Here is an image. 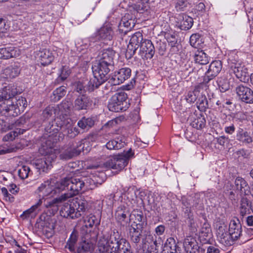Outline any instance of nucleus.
Here are the masks:
<instances>
[{
	"instance_id": "nucleus-1",
	"label": "nucleus",
	"mask_w": 253,
	"mask_h": 253,
	"mask_svg": "<svg viewBox=\"0 0 253 253\" xmlns=\"http://www.w3.org/2000/svg\"><path fill=\"white\" fill-rule=\"evenodd\" d=\"M116 52L111 48L100 51L98 59L92 66L93 77L88 82V89L92 91L103 85L108 80V74L114 69Z\"/></svg>"
},
{
	"instance_id": "nucleus-2",
	"label": "nucleus",
	"mask_w": 253,
	"mask_h": 253,
	"mask_svg": "<svg viewBox=\"0 0 253 253\" xmlns=\"http://www.w3.org/2000/svg\"><path fill=\"white\" fill-rule=\"evenodd\" d=\"M91 179L84 177H66L56 183L55 188L60 190H67L69 193H64L68 199L84 191L88 187V181Z\"/></svg>"
},
{
	"instance_id": "nucleus-3",
	"label": "nucleus",
	"mask_w": 253,
	"mask_h": 253,
	"mask_svg": "<svg viewBox=\"0 0 253 253\" xmlns=\"http://www.w3.org/2000/svg\"><path fill=\"white\" fill-rule=\"evenodd\" d=\"M140 7L139 4H134L129 8L128 12L122 18L118 26L120 33L125 35L134 27L136 22L135 14L142 12L141 11L143 9Z\"/></svg>"
},
{
	"instance_id": "nucleus-4",
	"label": "nucleus",
	"mask_w": 253,
	"mask_h": 253,
	"mask_svg": "<svg viewBox=\"0 0 253 253\" xmlns=\"http://www.w3.org/2000/svg\"><path fill=\"white\" fill-rule=\"evenodd\" d=\"M127 99V95L125 91L121 90L116 92L110 99L108 109L115 112L126 111L129 106Z\"/></svg>"
},
{
	"instance_id": "nucleus-5",
	"label": "nucleus",
	"mask_w": 253,
	"mask_h": 253,
	"mask_svg": "<svg viewBox=\"0 0 253 253\" xmlns=\"http://www.w3.org/2000/svg\"><path fill=\"white\" fill-rule=\"evenodd\" d=\"M133 155L130 149L126 152L124 151L123 154L112 157L104 163V166L107 168L121 170L127 165L128 158Z\"/></svg>"
},
{
	"instance_id": "nucleus-6",
	"label": "nucleus",
	"mask_w": 253,
	"mask_h": 253,
	"mask_svg": "<svg viewBox=\"0 0 253 253\" xmlns=\"http://www.w3.org/2000/svg\"><path fill=\"white\" fill-rule=\"evenodd\" d=\"M131 71L129 68H122L115 72L111 77H108V83L105 86L107 87L108 84L110 85H116L124 83L131 76Z\"/></svg>"
},
{
	"instance_id": "nucleus-7",
	"label": "nucleus",
	"mask_w": 253,
	"mask_h": 253,
	"mask_svg": "<svg viewBox=\"0 0 253 253\" xmlns=\"http://www.w3.org/2000/svg\"><path fill=\"white\" fill-rule=\"evenodd\" d=\"M144 39L143 35L140 32H137L133 34L130 39L126 51V56L131 58L136 52L137 49Z\"/></svg>"
},
{
	"instance_id": "nucleus-8",
	"label": "nucleus",
	"mask_w": 253,
	"mask_h": 253,
	"mask_svg": "<svg viewBox=\"0 0 253 253\" xmlns=\"http://www.w3.org/2000/svg\"><path fill=\"white\" fill-rule=\"evenodd\" d=\"M239 99L247 104H253V90L242 84L237 85L235 89Z\"/></svg>"
},
{
	"instance_id": "nucleus-9",
	"label": "nucleus",
	"mask_w": 253,
	"mask_h": 253,
	"mask_svg": "<svg viewBox=\"0 0 253 253\" xmlns=\"http://www.w3.org/2000/svg\"><path fill=\"white\" fill-rule=\"evenodd\" d=\"M130 214L128 205L123 203L118 207L115 211V217L118 222L125 226L130 221Z\"/></svg>"
},
{
	"instance_id": "nucleus-10",
	"label": "nucleus",
	"mask_w": 253,
	"mask_h": 253,
	"mask_svg": "<svg viewBox=\"0 0 253 253\" xmlns=\"http://www.w3.org/2000/svg\"><path fill=\"white\" fill-rule=\"evenodd\" d=\"M81 146H69L66 148H62L61 149H58L57 154L59 155V158L62 160H68L72 158L79 155L81 152V150L84 151V146L82 148Z\"/></svg>"
},
{
	"instance_id": "nucleus-11",
	"label": "nucleus",
	"mask_w": 253,
	"mask_h": 253,
	"mask_svg": "<svg viewBox=\"0 0 253 253\" xmlns=\"http://www.w3.org/2000/svg\"><path fill=\"white\" fill-rule=\"evenodd\" d=\"M44 156L40 159L35 160L34 164L36 168L40 170L43 172L47 171L52 167V163L56 158V156L54 154L51 155L42 154Z\"/></svg>"
},
{
	"instance_id": "nucleus-12",
	"label": "nucleus",
	"mask_w": 253,
	"mask_h": 253,
	"mask_svg": "<svg viewBox=\"0 0 253 253\" xmlns=\"http://www.w3.org/2000/svg\"><path fill=\"white\" fill-rule=\"evenodd\" d=\"M60 213L61 216L66 218L75 219L81 217V214L76 210V206L73 200L62 205Z\"/></svg>"
},
{
	"instance_id": "nucleus-13",
	"label": "nucleus",
	"mask_w": 253,
	"mask_h": 253,
	"mask_svg": "<svg viewBox=\"0 0 253 253\" xmlns=\"http://www.w3.org/2000/svg\"><path fill=\"white\" fill-rule=\"evenodd\" d=\"M0 114L5 117H16L20 113L11 99L0 103Z\"/></svg>"
},
{
	"instance_id": "nucleus-14",
	"label": "nucleus",
	"mask_w": 253,
	"mask_h": 253,
	"mask_svg": "<svg viewBox=\"0 0 253 253\" xmlns=\"http://www.w3.org/2000/svg\"><path fill=\"white\" fill-rule=\"evenodd\" d=\"M56 139H53L52 135H49L46 139H43L40 152L42 154L51 155L52 154L57 156L58 149L54 148Z\"/></svg>"
},
{
	"instance_id": "nucleus-15",
	"label": "nucleus",
	"mask_w": 253,
	"mask_h": 253,
	"mask_svg": "<svg viewBox=\"0 0 253 253\" xmlns=\"http://www.w3.org/2000/svg\"><path fill=\"white\" fill-rule=\"evenodd\" d=\"M91 102L86 94H80L75 99L73 108L76 111L86 110L91 106Z\"/></svg>"
},
{
	"instance_id": "nucleus-16",
	"label": "nucleus",
	"mask_w": 253,
	"mask_h": 253,
	"mask_svg": "<svg viewBox=\"0 0 253 253\" xmlns=\"http://www.w3.org/2000/svg\"><path fill=\"white\" fill-rule=\"evenodd\" d=\"M229 231L231 238L235 241L237 240L242 235V228L239 219L234 217L230 221L229 225Z\"/></svg>"
},
{
	"instance_id": "nucleus-17",
	"label": "nucleus",
	"mask_w": 253,
	"mask_h": 253,
	"mask_svg": "<svg viewBox=\"0 0 253 253\" xmlns=\"http://www.w3.org/2000/svg\"><path fill=\"white\" fill-rule=\"evenodd\" d=\"M68 198L64 194H62L60 197L55 198L51 201H45L44 200V205L48 209L50 214L54 215L58 211V204L63 201L66 200Z\"/></svg>"
},
{
	"instance_id": "nucleus-18",
	"label": "nucleus",
	"mask_w": 253,
	"mask_h": 253,
	"mask_svg": "<svg viewBox=\"0 0 253 253\" xmlns=\"http://www.w3.org/2000/svg\"><path fill=\"white\" fill-rule=\"evenodd\" d=\"M21 72V64L19 62H14L2 70L4 78L13 79L19 76Z\"/></svg>"
},
{
	"instance_id": "nucleus-19",
	"label": "nucleus",
	"mask_w": 253,
	"mask_h": 253,
	"mask_svg": "<svg viewBox=\"0 0 253 253\" xmlns=\"http://www.w3.org/2000/svg\"><path fill=\"white\" fill-rule=\"evenodd\" d=\"M139 47L140 53L144 54L147 58L151 59L153 57L155 52V47L150 40L144 39Z\"/></svg>"
},
{
	"instance_id": "nucleus-20",
	"label": "nucleus",
	"mask_w": 253,
	"mask_h": 253,
	"mask_svg": "<svg viewBox=\"0 0 253 253\" xmlns=\"http://www.w3.org/2000/svg\"><path fill=\"white\" fill-rule=\"evenodd\" d=\"M18 93L17 89L14 85H9L0 90V102H6L11 100Z\"/></svg>"
},
{
	"instance_id": "nucleus-21",
	"label": "nucleus",
	"mask_w": 253,
	"mask_h": 253,
	"mask_svg": "<svg viewBox=\"0 0 253 253\" xmlns=\"http://www.w3.org/2000/svg\"><path fill=\"white\" fill-rule=\"evenodd\" d=\"M130 220H133L131 226L138 227L140 225L142 228L147 225L146 217L144 216L142 211L134 210L130 215Z\"/></svg>"
},
{
	"instance_id": "nucleus-22",
	"label": "nucleus",
	"mask_w": 253,
	"mask_h": 253,
	"mask_svg": "<svg viewBox=\"0 0 253 253\" xmlns=\"http://www.w3.org/2000/svg\"><path fill=\"white\" fill-rule=\"evenodd\" d=\"M234 186L235 190H238L241 193V196L249 195L251 194L250 187L245 180V179L241 177H237L234 181Z\"/></svg>"
},
{
	"instance_id": "nucleus-23",
	"label": "nucleus",
	"mask_w": 253,
	"mask_h": 253,
	"mask_svg": "<svg viewBox=\"0 0 253 253\" xmlns=\"http://www.w3.org/2000/svg\"><path fill=\"white\" fill-rule=\"evenodd\" d=\"M229 72L234 74L241 82L245 83L248 80L249 74L247 69L242 66L241 64H237V66L229 69Z\"/></svg>"
},
{
	"instance_id": "nucleus-24",
	"label": "nucleus",
	"mask_w": 253,
	"mask_h": 253,
	"mask_svg": "<svg viewBox=\"0 0 253 253\" xmlns=\"http://www.w3.org/2000/svg\"><path fill=\"white\" fill-rule=\"evenodd\" d=\"M179 21L177 23L179 24V27L182 30H188L190 29L193 25V18L185 14L179 15Z\"/></svg>"
},
{
	"instance_id": "nucleus-25",
	"label": "nucleus",
	"mask_w": 253,
	"mask_h": 253,
	"mask_svg": "<svg viewBox=\"0 0 253 253\" xmlns=\"http://www.w3.org/2000/svg\"><path fill=\"white\" fill-rule=\"evenodd\" d=\"M252 203L245 196H241L240 201L239 211L241 216L243 218L247 213H250Z\"/></svg>"
},
{
	"instance_id": "nucleus-26",
	"label": "nucleus",
	"mask_w": 253,
	"mask_h": 253,
	"mask_svg": "<svg viewBox=\"0 0 253 253\" xmlns=\"http://www.w3.org/2000/svg\"><path fill=\"white\" fill-rule=\"evenodd\" d=\"M39 54L41 63L43 66L50 64L54 58L53 53L47 49H43L40 51Z\"/></svg>"
},
{
	"instance_id": "nucleus-27",
	"label": "nucleus",
	"mask_w": 253,
	"mask_h": 253,
	"mask_svg": "<svg viewBox=\"0 0 253 253\" xmlns=\"http://www.w3.org/2000/svg\"><path fill=\"white\" fill-rule=\"evenodd\" d=\"M40 192V196L43 197L50 196H52L56 191L54 190V188L53 185L48 181H46L42 183L38 189Z\"/></svg>"
},
{
	"instance_id": "nucleus-28",
	"label": "nucleus",
	"mask_w": 253,
	"mask_h": 253,
	"mask_svg": "<svg viewBox=\"0 0 253 253\" xmlns=\"http://www.w3.org/2000/svg\"><path fill=\"white\" fill-rule=\"evenodd\" d=\"M222 63L219 60H215L212 61L207 72V74L211 76V78H214L219 73L222 69Z\"/></svg>"
},
{
	"instance_id": "nucleus-29",
	"label": "nucleus",
	"mask_w": 253,
	"mask_h": 253,
	"mask_svg": "<svg viewBox=\"0 0 253 253\" xmlns=\"http://www.w3.org/2000/svg\"><path fill=\"white\" fill-rule=\"evenodd\" d=\"M129 230V237L131 242L134 243H138L142 237L143 229L140 225L138 227L131 226Z\"/></svg>"
},
{
	"instance_id": "nucleus-30",
	"label": "nucleus",
	"mask_w": 253,
	"mask_h": 253,
	"mask_svg": "<svg viewBox=\"0 0 253 253\" xmlns=\"http://www.w3.org/2000/svg\"><path fill=\"white\" fill-rule=\"evenodd\" d=\"M113 32L110 27H103L98 31L97 36L99 40L111 41L112 39Z\"/></svg>"
},
{
	"instance_id": "nucleus-31",
	"label": "nucleus",
	"mask_w": 253,
	"mask_h": 253,
	"mask_svg": "<svg viewBox=\"0 0 253 253\" xmlns=\"http://www.w3.org/2000/svg\"><path fill=\"white\" fill-rule=\"evenodd\" d=\"M123 239L121 238V235L116 229L113 230L109 238L108 239L107 244V247H110L112 249L114 247L121 241Z\"/></svg>"
},
{
	"instance_id": "nucleus-32",
	"label": "nucleus",
	"mask_w": 253,
	"mask_h": 253,
	"mask_svg": "<svg viewBox=\"0 0 253 253\" xmlns=\"http://www.w3.org/2000/svg\"><path fill=\"white\" fill-rule=\"evenodd\" d=\"M204 83L199 84L195 86L193 91H189L186 96V99L189 103H194L199 96L200 91L203 88Z\"/></svg>"
},
{
	"instance_id": "nucleus-33",
	"label": "nucleus",
	"mask_w": 253,
	"mask_h": 253,
	"mask_svg": "<svg viewBox=\"0 0 253 253\" xmlns=\"http://www.w3.org/2000/svg\"><path fill=\"white\" fill-rule=\"evenodd\" d=\"M84 227L86 228H92L93 226L97 227L100 225V218L96 217L94 214H90L84 217Z\"/></svg>"
},
{
	"instance_id": "nucleus-34",
	"label": "nucleus",
	"mask_w": 253,
	"mask_h": 253,
	"mask_svg": "<svg viewBox=\"0 0 253 253\" xmlns=\"http://www.w3.org/2000/svg\"><path fill=\"white\" fill-rule=\"evenodd\" d=\"M237 140L243 144H248L253 142L252 137L250 135L249 133L244 131L242 128H240L237 133Z\"/></svg>"
},
{
	"instance_id": "nucleus-35",
	"label": "nucleus",
	"mask_w": 253,
	"mask_h": 253,
	"mask_svg": "<svg viewBox=\"0 0 253 253\" xmlns=\"http://www.w3.org/2000/svg\"><path fill=\"white\" fill-rule=\"evenodd\" d=\"M73 203L76 206L77 212L81 214V216L83 214L85 210L87 209L88 203L84 199L82 198H76L73 200Z\"/></svg>"
},
{
	"instance_id": "nucleus-36",
	"label": "nucleus",
	"mask_w": 253,
	"mask_h": 253,
	"mask_svg": "<svg viewBox=\"0 0 253 253\" xmlns=\"http://www.w3.org/2000/svg\"><path fill=\"white\" fill-rule=\"evenodd\" d=\"M55 124L57 125L59 130L65 131L66 129L71 125V119L65 118L64 116H60L55 119Z\"/></svg>"
},
{
	"instance_id": "nucleus-37",
	"label": "nucleus",
	"mask_w": 253,
	"mask_h": 253,
	"mask_svg": "<svg viewBox=\"0 0 253 253\" xmlns=\"http://www.w3.org/2000/svg\"><path fill=\"white\" fill-rule=\"evenodd\" d=\"M183 246L186 253H191L194 248H197L198 244L195 238L189 236L185 239Z\"/></svg>"
},
{
	"instance_id": "nucleus-38",
	"label": "nucleus",
	"mask_w": 253,
	"mask_h": 253,
	"mask_svg": "<svg viewBox=\"0 0 253 253\" xmlns=\"http://www.w3.org/2000/svg\"><path fill=\"white\" fill-rule=\"evenodd\" d=\"M3 59L16 57L19 55V50L12 47L2 48Z\"/></svg>"
},
{
	"instance_id": "nucleus-39",
	"label": "nucleus",
	"mask_w": 253,
	"mask_h": 253,
	"mask_svg": "<svg viewBox=\"0 0 253 253\" xmlns=\"http://www.w3.org/2000/svg\"><path fill=\"white\" fill-rule=\"evenodd\" d=\"M94 125V120L90 117H83L78 122V126L83 129L88 130L91 128Z\"/></svg>"
},
{
	"instance_id": "nucleus-40",
	"label": "nucleus",
	"mask_w": 253,
	"mask_h": 253,
	"mask_svg": "<svg viewBox=\"0 0 253 253\" xmlns=\"http://www.w3.org/2000/svg\"><path fill=\"white\" fill-rule=\"evenodd\" d=\"M194 60L196 63L201 65H206L209 62V57L205 52L201 50H198L195 54Z\"/></svg>"
},
{
	"instance_id": "nucleus-41",
	"label": "nucleus",
	"mask_w": 253,
	"mask_h": 253,
	"mask_svg": "<svg viewBox=\"0 0 253 253\" xmlns=\"http://www.w3.org/2000/svg\"><path fill=\"white\" fill-rule=\"evenodd\" d=\"M125 145V142L123 140V139L117 138L108 142L106 144V147L109 150H118L124 147Z\"/></svg>"
},
{
	"instance_id": "nucleus-42",
	"label": "nucleus",
	"mask_w": 253,
	"mask_h": 253,
	"mask_svg": "<svg viewBox=\"0 0 253 253\" xmlns=\"http://www.w3.org/2000/svg\"><path fill=\"white\" fill-rule=\"evenodd\" d=\"M165 37L166 39L167 42L171 46V48L170 49L172 52H176L178 50V48L176 46L177 44V38L175 37V34L170 33H166L165 34Z\"/></svg>"
},
{
	"instance_id": "nucleus-43",
	"label": "nucleus",
	"mask_w": 253,
	"mask_h": 253,
	"mask_svg": "<svg viewBox=\"0 0 253 253\" xmlns=\"http://www.w3.org/2000/svg\"><path fill=\"white\" fill-rule=\"evenodd\" d=\"M211 235L212 233L211 225L205 220L204 223L202 226L200 232V236L201 237L205 238V240L208 241L211 238Z\"/></svg>"
},
{
	"instance_id": "nucleus-44",
	"label": "nucleus",
	"mask_w": 253,
	"mask_h": 253,
	"mask_svg": "<svg viewBox=\"0 0 253 253\" xmlns=\"http://www.w3.org/2000/svg\"><path fill=\"white\" fill-rule=\"evenodd\" d=\"M71 73L69 67L67 66H62L59 70L58 76L56 79L58 83L65 81L70 76Z\"/></svg>"
},
{
	"instance_id": "nucleus-45",
	"label": "nucleus",
	"mask_w": 253,
	"mask_h": 253,
	"mask_svg": "<svg viewBox=\"0 0 253 253\" xmlns=\"http://www.w3.org/2000/svg\"><path fill=\"white\" fill-rule=\"evenodd\" d=\"M78 232L74 230L67 242L66 248H68L71 252L75 251L76 250L75 246L78 240Z\"/></svg>"
},
{
	"instance_id": "nucleus-46",
	"label": "nucleus",
	"mask_w": 253,
	"mask_h": 253,
	"mask_svg": "<svg viewBox=\"0 0 253 253\" xmlns=\"http://www.w3.org/2000/svg\"><path fill=\"white\" fill-rule=\"evenodd\" d=\"M12 100L19 113H21V112H23L27 105L26 98L22 96H18L12 98Z\"/></svg>"
},
{
	"instance_id": "nucleus-47",
	"label": "nucleus",
	"mask_w": 253,
	"mask_h": 253,
	"mask_svg": "<svg viewBox=\"0 0 253 253\" xmlns=\"http://www.w3.org/2000/svg\"><path fill=\"white\" fill-rule=\"evenodd\" d=\"M218 240L221 244L225 246H230L233 244L234 240L231 238V235L230 234L229 230L223 235L217 237Z\"/></svg>"
},
{
	"instance_id": "nucleus-48",
	"label": "nucleus",
	"mask_w": 253,
	"mask_h": 253,
	"mask_svg": "<svg viewBox=\"0 0 253 253\" xmlns=\"http://www.w3.org/2000/svg\"><path fill=\"white\" fill-rule=\"evenodd\" d=\"M93 249V244L89 242L83 241L80 242L77 247L78 253H86Z\"/></svg>"
},
{
	"instance_id": "nucleus-49",
	"label": "nucleus",
	"mask_w": 253,
	"mask_h": 253,
	"mask_svg": "<svg viewBox=\"0 0 253 253\" xmlns=\"http://www.w3.org/2000/svg\"><path fill=\"white\" fill-rule=\"evenodd\" d=\"M176 247L177 245L174 239L173 238H169L166 241L163 251L167 253L170 252L175 253L176 252Z\"/></svg>"
},
{
	"instance_id": "nucleus-50",
	"label": "nucleus",
	"mask_w": 253,
	"mask_h": 253,
	"mask_svg": "<svg viewBox=\"0 0 253 253\" xmlns=\"http://www.w3.org/2000/svg\"><path fill=\"white\" fill-rule=\"evenodd\" d=\"M129 248L128 242L124 238L122 239L121 241L114 247L121 253H129Z\"/></svg>"
},
{
	"instance_id": "nucleus-51",
	"label": "nucleus",
	"mask_w": 253,
	"mask_h": 253,
	"mask_svg": "<svg viewBox=\"0 0 253 253\" xmlns=\"http://www.w3.org/2000/svg\"><path fill=\"white\" fill-rule=\"evenodd\" d=\"M206 119L204 116L201 115L195 119L191 123V125L193 127L197 129H200L204 128L206 126Z\"/></svg>"
},
{
	"instance_id": "nucleus-52",
	"label": "nucleus",
	"mask_w": 253,
	"mask_h": 253,
	"mask_svg": "<svg viewBox=\"0 0 253 253\" xmlns=\"http://www.w3.org/2000/svg\"><path fill=\"white\" fill-rule=\"evenodd\" d=\"M189 5L188 0H175L174 7L177 11L181 12L186 10Z\"/></svg>"
},
{
	"instance_id": "nucleus-53",
	"label": "nucleus",
	"mask_w": 253,
	"mask_h": 253,
	"mask_svg": "<svg viewBox=\"0 0 253 253\" xmlns=\"http://www.w3.org/2000/svg\"><path fill=\"white\" fill-rule=\"evenodd\" d=\"M66 93V87L64 86H60L53 92V95L54 96L53 99L55 101H59L65 95Z\"/></svg>"
},
{
	"instance_id": "nucleus-54",
	"label": "nucleus",
	"mask_w": 253,
	"mask_h": 253,
	"mask_svg": "<svg viewBox=\"0 0 253 253\" xmlns=\"http://www.w3.org/2000/svg\"><path fill=\"white\" fill-rule=\"evenodd\" d=\"M216 234L217 237L223 235L228 231L226 224L222 221H219L216 223Z\"/></svg>"
},
{
	"instance_id": "nucleus-55",
	"label": "nucleus",
	"mask_w": 253,
	"mask_h": 253,
	"mask_svg": "<svg viewBox=\"0 0 253 253\" xmlns=\"http://www.w3.org/2000/svg\"><path fill=\"white\" fill-rule=\"evenodd\" d=\"M219 89L221 92H224L230 88L229 82L226 78H220L218 81Z\"/></svg>"
},
{
	"instance_id": "nucleus-56",
	"label": "nucleus",
	"mask_w": 253,
	"mask_h": 253,
	"mask_svg": "<svg viewBox=\"0 0 253 253\" xmlns=\"http://www.w3.org/2000/svg\"><path fill=\"white\" fill-rule=\"evenodd\" d=\"M190 43L192 46L196 48L198 47L202 43L201 36L198 34L192 35L190 38Z\"/></svg>"
},
{
	"instance_id": "nucleus-57",
	"label": "nucleus",
	"mask_w": 253,
	"mask_h": 253,
	"mask_svg": "<svg viewBox=\"0 0 253 253\" xmlns=\"http://www.w3.org/2000/svg\"><path fill=\"white\" fill-rule=\"evenodd\" d=\"M18 172L19 177L21 179H24L27 178L29 174L30 173V168L27 166H23L20 169H19Z\"/></svg>"
},
{
	"instance_id": "nucleus-58",
	"label": "nucleus",
	"mask_w": 253,
	"mask_h": 253,
	"mask_svg": "<svg viewBox=\"0 0 253 253\" xmlns=\"http://www.w3.org/2000/svg\"><path fill=\"white\" fill-rule=\"evenodd\" d=\"M65 131H66L67 136L71 138L75 137L80 133L79 129L77 127L72 126V124L66 129Z\"/></svg>"
},
{
	"instance_id": "nucleus-59",
	"label": "nucleus",
	"mask_w": 253,
	"mask_h": 253,
	"mask_svg": "<svg viewBox=\"0 0 253 253\" xmlns=\"http://www.w3.org/2000/svg\"><path fill=\"white\" fill-rule=\"evenodd\" d=\"M74 91L80 93V94H85V89L83 83L81 82H75L73 85Z\"/></svg>"
},
{
	"instance_id": "nucleus-60",
	"label": "nucleus",
	"mask_w": 253,
	"mask_h": 253,
	"mask_svg": "<svg viewBox=\"0 0 253 253\" xmlns=\"http://www.w3.org/2000/svg\"><path fill=\"white\" fill-rule=\"evenodd\" d=\"M55 114V109L53 107H46L42 112V116L44 120H48L50 118L54 117Z\"/></svg>"
},
{
	"instance_id": "nucleus-61",
	"label": "nucleus",
	"mask_w": 253,
	"mask_h": 253,
	"mask_svg": "<svg viewBox=\"0 0 253 253\" xmlns=\"http://www.w3.org/2000/svg\"><path fill=\"white\" fill-rule=\"evenodd\" d=\"M156 49L158 50L160 55H164L167 49V43L165 42L160 40L156 44Z\"/></svg>"
},
{
	"instance_id": "nucleus-62",
	"label": "nucleus",
	"mask_w": 253,
	"mask_h": 253,
	"mask_svg": "<svg viewBox=\"0 0 253 253\" xmlns=\"http://www.w3.org/2000/svg\"><path fill=\"white\" fill-rule=\"evenodd\" d=\"M197 107L199 109L200 108L204 109L208 107V100L205 96L201 95L197 102Z\"/></svg>"
},
{
	"instance_id": "nucleus-63",
	"label": "nucleus",
	"mask_w": 253,
	"mask_h": 253,
	"mask_svg": "<svg viewBox=\"0 0 253 253\" xmlns=\"http://www.w3.org/2000/svg\"><path fill=\"white\" fill-rule=\"evenodd\" d=\"M45 131L49 133H55L59 131L57 125L55 124V121L52 122L51 124L49 123L45 127Z\"/></svg>"
},
{
	"instance_id": "nucleus-64",
	"label": "nucleus",
	"mask_w": 253,
	"mask_h": 253,
	"mask_svg": "<svg viewBox=\"0 0 253 253\" xmlns=\"http://www.w3.org/2000/svg\"><path fill=\"white\" fill-rule=\"evenodd\" d=\"M188 226L192 232H195L197 230V225L195 220L192 215L189 216L187 219Z\"/></svg>"
}]
</instances>
